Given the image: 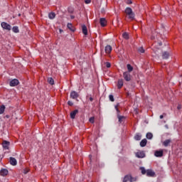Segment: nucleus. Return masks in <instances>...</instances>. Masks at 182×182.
<instances>
[{
  "label": "nucleus",
  "instance_id": "nucleus-1",
  "mask_svg": "<svg viewBox=\"0 0 182 182\" xmlns=\"http://www.w3.org/2000/svg\"><path fill=\"white\" fill-rule=\"evenodd\" d=\"M125 14L127 15L128 19H131V21H133V19H134L135 14L134 12H133L132 8L127 7L125 9Z\"/></svg>",
  "mask_w": 182,
  "mask_h": 182
},
{
  "label": "nucleus",
  "instance_id": "nucleus-2",
  "mask_svg": "<svg viewBox=\"0 0 182 182\" xmlns=\"http://www.w3.org/2000/svg\"><path fill=\"white\" fill-rule=\"evenodd\" d=\"M123 77L126 82H130V80H132V75L129 72H124L123 73Z\"/></svg>",
  "mask_w": 182,
  "mask_h": 182
},
{
  "label": "nucleus",
  "instance_id": "nucleus-3",
  "mask_svg": "<svg viewBox=\"0 0 182 182\" xmlns=\"http://www.w3.org/2000/svg\"><path fill=\"white\" fill-rule=\"evenodd\" d=\"M1 28H3V29H6V31H11V25H9L8 23L6 22H1Z\"/></svg>",
  "mask_w": 182,
  "mask_h": 182
},
{
  "label": "nucleus",
  "instance_id": "nucleus-4",
  "mask_svg": "<svg viewBox=\"0 0 182 182\" xmlns=\"http://www.w3.org/2000/svg\"><path fill=\"white\" fill-rule=\"evenodd\" d=\"M135 156L138 159H144V157H146V154L144 153V151H139L136 153Z\"/></svg>",
  "mask_w": 182,
  "mask_h": 182
},
{
  "label": "nucleus",
  "instance_id": "nucleus-5",
  "mask_svg": "<svg viewBox=\"0 0 182 182\" xmlns=\"http://www.w3.org/2000/svg\"><path fill=\"white\" fill-rule=\"evenodd\" d=\"M9 85L11 87L18 86L19 85V80L18 79H13L12 80L10 81Z\"/></svg>",
  "mask_w": 182,
  "mask_h": 182
},
{
  "label": "nucleus",
  "instance_id": "nucleus-6",
  "mask_svg": "<svg viewBox=\"0 0 182 182\" xmlns=\"http://www.w3.org/2000/svg\"><path fill=\"white\" fill-rule=\"evenodd\" d=\"M146 176L147 177H154L156 176V173L151 169H148L146 170Z\"/></svg>",
  "mask_w": 182,
  "mask_h": 182
},
{
  "label": "nucleus",
  "instance_id": "nucleus-7",
  "mask_svg": "<svg viewBox=\"0 0 182 182\" xmlns=\"http://www.w3.org/2000/svg\"><path fill=\"white\" fill-rule=\"evenodd\" d=\"M71 99H77L79 97V94L76 91H72L70 92Z\"/></svg>",
  "mask_w": 182,
  "mask_h": 182
},
{
  "label": "nucleus",
  "instance_id": "nucleus-8",
  "mask_svg": "<svg viewBox=\"0 0 182 182\" xmlns=\"http://www.w3.org/2000/svg\"><path fill=\"white\" fill-rule=\"evenodd\" d=\"M170 58V53L168 51H163L162 52V59H168Z\"/></svg>",
  "mask_w": 182,
  "mask_h": 182
},
{
  "label": "nucleus",
  "instance_id": "nucleus-9",
  "mask_svg": "<svg viewBox=\"0 0 182 182\" xmlns=\"http://www.w3.org/2000/svg\"><path fill=\"white\" fill-rule=\"evenodd\" d=\"M155 157H163V150L156 151L154 153Z\"/></svg>",
  "mask_w": 182,
  "mask_h": 182
},
{
  "label": "nucleus",
  "instance_id": "nucleus-10",
  "mask_svg": "<svg viewBox=\"0 0 182 182\" xmlns=\"http://www.w3.org/2000/svg\"><path fill=\"white\" fill-rule=\"evenodd\" d=\"M2 146L4 150H8V149H9V141H4Z\"/></svg>",
  "mask_w": 182,
  "mask_h": 182
},
{
  "label": "nucleus",
  "instance_id": "nucleus-11",
  "mask_svg": "<svg viewBox=\"0 0 182 182\" xmlns=\"http://www.w3.org/2000/svg\"><path fill=\"white\" fill-rule=\"evenodd\" d=\"M8 173L9 171H8V169L6 168H2L0 170V175L3 176V177L5 176H7Z\"/></svg>",
  "mask_w": 182,
  "mask_h": 182
},
{
  "label": "nucleus",
  "instance_id": "nucleus-12",
  "mask_svg": "<svg viewBox=\"0 0 182 182\" xmlns=\"http://www.w3.org/2000/svg\"><path fill=\"white\" fill-rule=\"evenodd\" d=\"M77 113H79V110L77 109H75L74 111L70 112V118L71 119H75V117H76V114H77Z\"/></svg>",
  "mask_w": 182,
  "mask_h": 182
},
{
  "label": "nucleus",
  "instance_id": "nucleus-13",
  "mask_svg": "<svg viewBox=\"0 0 182 182\" xmlns=\"http://www.w3.org/2000/svg\"><path fill=\"white\" fill-rule=\"evenodd\" d=\"M10 164H11V166H16V164H18V161H16V159L14 157H10Z\"/></svg>",
  "mask_w": 182,
  "mask_h": 182
},
{
  "label": "nucleus",
  "instance_id": "nucleus-14",
  "mask_svg": "<svg viewBox=\"0 0 182 182\" xmlns=\"http://www.w3.org/2000/svg\"><path fill=\"white\" fill-rule=\"evenodd\" d=\"M140 146L141 147H146V146L147 145V139H144L140 141Z\"/></svg>",
  "mask_w": 182,
  "mask_h": 182
},
{
  "label": "nucleus",
  "instance_id": "nucleus-15",
  "mask_svg": "<svg viewBox=\"0 0 182 182\" xmlns=\"http://www.w3.org/2000/svg\"><path fill=\"white\" fill-rule=\"evenodd\" d=\"M117 119L118 122L122 123V122H124V120H126V117L118 114Z\"/></svg>",
  "mask_w": 182,
  "mask_h": 182
},
{
  "label": "nucleus",
  "instance_id": "nucleus-16",
  "mask_svg": "<svg viewBox=\"0 0 182 182\" xmlns=\"http://www.w3.org/2000/svg\"><path fill=\"white\" fill-rule=\"evenodd\" d=\"M105 51L107 53H110L112 52V46L110 45L105 46Z\"/></svg>",
  "mask_w": 182,
  "mask_h": 182
},
{
  "label": "nucleus",
  "instance_id": "nucleus-17",
  "mask_svg": "<svg viewBox=\"0 0 182 182\" xmlns=\"http://www.w3.org/2000/svg\"><path fill=\"white\" fill-rule=\"evenodd\" d=\"M100 23L102 27L106 26V18H101L100 20Z\"/></svg>",
  "mask_w": 182,
  "mask_h": 182
},
{
  "label": "nucleus",
  "instance_id": "nucleus-18",
  "mask_svg": "<svg viewBox=\"0 0 182 182\" xmlns=\"http://www.w3.org/2000/svg\"><path fill=\"white\" fill-rule=\"evenodd\" d=\"M82 31L84 35H87V27H86V25L82 26Z\"/></svg>",
  "mask_w": 182,
  "mask_h": 182
},
{
  "label": "nucleus",
  "instance_id": "nucleus-19",
  "mask_svg": "<svg viewBox=\"0 0 182 182\" xmlns=\"http://www.w3.org/2000/svg\"><path fill=\"white\" fill-rule=\"evenodd\" d=\"M67 28H68V29H70V31H71V32H75V28L73 27V25H72V23H68L67 24Z\"/></svg>",
  "mask_w": 182,
  "mask_h": 182
},
{
  "label": "nucleus",
  "instance_id": "nucleus-20",
  "mask_svg": "<svg viewBox=\"0 0 182 182\" xmlns=\"http://www.w3.org/2000/svg\"><path fill=\"white\" fill-rule=\"evenodd\" d=\"M134 140H136V141L141 140V135L139 133H136L134 136Z\"/></svg>",
  "mask_w": 182,
  "mask_h": 182
},
{
  "label": "nucleus",
  "instance_id": "nucleus-21",
  "mask_svg": "<svg viewBox=\"0 0 182 182\" xmlns=\"http://www.w3.org/2000/svg\"><path fill=\"white\" fill-rule=\"evenodd\" d=\"M118 89H122L123 87V80H119L117 84Z\"/></svg>",
  "mask_w": 182,
  "mask_h": 182
},
{
  "label": "nucleus",
  "instance_id": "nucleus-22",
  "mask_svg": "<svg viewBox=\"0 0 182 182\" xmlns=\"http://www.w3.org/2000/svg\"><path fill=\"white\" fill-rule=\"evenodd\" d=\"M146 137L148 140H151V139H153V134L151 132H148L146 134Z\"/></svg>",
  "mask_w": 182,
  "mask_h": 182
},
{
  "label": "nucleus",
  "instance_id": "nucleus-23",
  "mask_svg": "<svg viewBox=\"0 0 182 182\" xmlns=\"http://www.w3.org/2000/svg\"><path fill=\"white\" fill-rule=\"evenodd\" d=\"M170 143H171V139H166L164 141L163 144L165 147H167Z\"/></svg>",
  "mask_w": 182,
  "mask_h": 182
},
{
  "label": "nucleus",
  "instance_id": "nucleus-24",
  "mask_svg": "<svg viewBox=\"0 0 182 182\" xmlns=\"http://www.w3.org/2000/svg\"><path fill=\"white\" fill-rule=\"evenodd\" d=\"M55 16H56V14L54 12H51L48 14L49 19H55Z\"/></svg>",
  "mask_w": 182,
  "mask_h": 182
},
{
  "label": "nucleus",
  "instance_id": "nucleus-25",
  "mask_svg": "<svg viewBox=\"0 0 182 182\" xmlns=\"http://www.w3.org/2000/svg\"><path fill=\"white\" fill-rule=\"evenodd\" d=\"M12 31L14 33H19V28L18 26H14Z\"/></svg>",
  "mask_w": 182,
  "mask_h": 182
},
{
  "label": "nucleus",
  "instance_id": "nucleus-26",
  "mask_svg": "<svg viewBox=\"0 0 182 182\" xmlns=\"http://www.w3.org/2000/svg\"><path fill=\"white\" fill-rule=\"evenodd\" d=\"M48 82L50 85H55V80H53V78L52 77H48Z\"/></svg>",
  "mask_w": 182,
  "mask_h": 182
},
{
  "label": "nucleus",
  "instance_id": "nucleus-27",
  "mask_svg": "<svg viewBox=\"0 0 182 182\" xmlns=\"http://www.w3.org/2000/svg\"><path fill=\"white\" fill-rule=\"evenodd\" d=\"M130 181V176L127 175L124 177L123 182Z\"/></svg>",
  "mask_w": 182,
  "mask_h": 182
},
{
  "label": "nucleus",
  "instance_id": "nucleus-28",
  "mask_svg": "<svg viewBox=\"0 0 182 182\" xmlns=\"http://www.w3.org/2000/svg\"><path fill=\"white\" fill-rule=\"evenodd\" d=\"M127 68L128 69L129 73L133 71V67L130 64H127Z\"/></svg>",
  "mask_w": 182,
  "mask_h": 182
},
{
  "label": "nucleus",
  "instance_id": "nucleus-29",
  "mask_svg": "<svg viewBox=\"0 0 182 182\" xmlns=\"http://www.w3.org/2000/svg\"><path fill=\"white\" fill-rule=\"evenodd\" d=\"M4 112H5V105H1L0 107V114H3Z\"/></svg>",
  "mask_w": 182,
  "mask_h": 182
},
{
  "label": "nucleus",
  "instance_id": "nucleus-30",
  "mask_svg": "<svg viewBox=\"0 0 182 182\" xmlns=\"http://www.w3.org/2000/svg\"><path fill=\"white\" fill-rule=\"evenodd\" d=\"M141 174H147V171H146V168H144V167H141L140 168Z\"/></svg>",
  "mask_w": 182,
  "mask_h": 182
},
{
  "label": "nucleus",
  "instance_id": "nucleus-31",
  "mask_svg": "<svg viewBox=\"0 0 182 182\" xmlns=\"http://www.w3.org/2000/svg\"><path fill=\"white\" fill-rule=\"evenodd\" d=\"M122 38H124V39H129V33H124L123 34H122Z\"/></svg>",
  "mask_w": 182,
  "mask_h": 182
},
{
  "label": "nucleus",
  "instance_id": "nucleus-32",
  "mask_svg": "<svg viewBox=\"0 0 182 182\" xmlns=\"http://www.w3.org/2000/svg\"><path fill=\"white\" fill-rule=\"evenodd\" d=\"M129 181L130 182L137 181V178L132 177V176H129Z\"/></svg>",
  "mask_w": 182,
  "mask_h": 182
},
{
  "label": "nucleus",
  "instance_id": "nucleus-33",
  "mask_svg": "<svg viewBox=\"0 0 182 182\" xmlns=\"http://www.w3.org/2000/svg\"><path fill=\"white\" fill-rule=\"evenodd\" d=\"M109 99L110 102H114V97H113V95H109Z\"/></svg>",
  "mask_w": 182,
  "mask_h": 182
},
{
  "label": "nucleus",
  "instance_id": "nucleus-34",
  "mask_svg": "<svg viewBox=\"0 0 182 182\" xmlns=\"http://www.w3.org/2000/svg\"><path fill=\"white\" fill-rule=\"evenodd\" d=\"M138 52H140V53H144V48L143 47H141L138 49Z\"/></svg>",
  "mask_w": 182,
  "mask_h": 182
},
{
  "label": "nucleus",
  "instance_id": "nucleus-35",
  "mask_svg": "<svg viewBox=\"0 0 182 182\" xmlns=\"http://www.w3.org/2000/svg\"><path fill=\"white\" fill-rule=\"evenodd\" d=\"M89 122H90V123H95V117H91L89 119Z\"/></svg>",
  "mask_w": 182,
  "mask_h": 182
},
{
  "label": "nucleus",
  "instance_id": "nucleus-36",
  "mask_svg": "<svg viewBox=\"0 0 182 182\" xmlns=\"http://www.w3.org/2000/svg\"><path fill=\"white\" fill-rule=\"evenodd\" d=\"M110 66H112V64H110V63L107 62L106 63V68H110Z\"/></svg>",
  "mask_w": 182,
  "mask_h": 182
},
{
  "label": "nucleus",
  "instance_id": "nucleus-37",
  "mask_svg": "<svg viewBox=\"0 0 182 182\" xmlns=\"http://www.w3.org/2000/svg\"><path fill=\"white\" fill-rule=\"evenodd\" d=\"M85 1V4H90V2H92V0H84Z\"/></svg>",
  "mask_w": 182,
  "mask_h": 182
},
{
  "label": "nucleus",
  "instance_id": "nucleus-38",
  "mask_svg": "<svg viewBox=\"0 0 182 182\" xmlns=\"http://www.w3.org/2000/svg\"><path fill=\"white\" fill-rule=\"evenodd\" d=\"M127 4L128 5H130V4H133V2L132 1V0H127Z\"/></svg>",
  "mask_w": 182,
  "mask_h": 182
},
{
  "label": "nucleus",
  "instance_id": "nucleus-39",
  "mask_svg": "<svg viewBox=\"0 0 182 182\" xmlns=\"http://www.w3.org/2000/svg\"><path fill=\"white\" fill-rule=\"evenodd\" d=\"M68 105L69 106H73V102H71V101H68Z\"/></svg>",
  "mask_w": 182,
  "mask_h": 182
},
{
  "label": "nucleus",
  "instance_id": "nucleus-40",
  "mask_svg": "<svg viewBox=\"0 0 182 182\" xmlns=\"http://www.w3.org/2000/svg\"><path fill=\"white\" fill-rule=\"evenodd\" d=\"M69 14H73V10L72 9H68Z\"/></svg>",
  "mask_w": 182,
  "mask_h": 182
},
{
  "label": "nucleus",
  "instance_id": "nucleus-41",
  "mask_svg": "<svg viewBox=\"0 0 182 182\" xmlns=\"http://www.w3.org/2000/svg\"><path fill=\"white\" fill-rule=\"evenodd\" d=\"M117 116L119 117V114H120V110L117 109Z\"/></svg>",
  "mask_w": 182,
  "mask_h": 182
},
{
  "label": "nucleus",
  "instance_id": "nucleus-42",
  "mask_svg": "<svg viewBox=\"0 0 182 182\" xmlns=\"http://www.w3.org/2000/svg\"><path fill=\"white\" fill-rule=\"evenodd\" d=\"M177 109L178 110H180L181 109V105H178Z\"/></svg>",
  "mask_w": 182,
  "mask_h": 182
},
{
  "label": "nucleus",
  "instance_id": "nucleus-43",
  "mask_svg": "<svg viewBox=\"0 0 182 182\" xmlns=\"http://www.w3.org/2000/svg\"><path fill=\"white\" fill-rule=\"evenodd\" d=\"M118 106H119V105H115V106H114L115 110H119Z\"/></svg>",
  "mask_w": 182,
  "mask_h": 182
},
{
  "label": "nucleus",
  "instance_id": "nucleus-44",
  "mask_svg": "<svg viewBox=\"0 0 182 182\" xmlns=\"http://www.w3.org/2000/svg\"><path fill=\"white\" fill-rule=\"evenodd\" d=\"M90 102H93V97H90Z\"/></svg>",
  "mask_w": 182,
  "mask_h": 182
},
{
  "label": "nucleus",
  "instance_id": "nucleus-45",
  "mask_svg": "<svg viewBox=\"0 0 182 182\" xmlns=\"http://www.w3.org/2000/svg\"><path fill=\"white\" fill-rule=\"evenodd\" d=\"M70 18H71V19H75V16H72V15H71V16H70Z\"/></svg>",
  "mask_w": 182,
  "mask_h": 182
},
{
  "label": "nucleus",
  "instance_id": "nucleus-46",
  "mask_svg": "<svg viewBox=\"0 0 182 182\" xmlns=\"http://www.w3.org/2000/svg\"><path fill=\"white\" fill-rule=\"evenodd\" d=\"M59 32L60 33H62V32H63V30H62L61 28L59 29Z\"/></svg>",
  "mask_w": 182,
  "mask_h": 182
},
{
  "label": "nucleus",
  "instance_id": "nucleus-47",
  "mask_svg": "<svg viewBox=\"0 0 182 182\" xmlns=\"http://www.w3.org/2000/svg\"><path fill=\"white\" fill-rule=\"evenodd\" d=\"M160 119H163L164 117V115H160Z\"/></svg>",
  "mask_w": 182,
  "mask_h": 182
},
{
  "label": "nucleus",
  "instance_id": "nucleus-48",
  "mask_svg": "<svg viewBox=\"0 0 182 182\" xmlns=\"http://www.w3.org/2000/svg\"><path fill=\"white\" fill-rule=\"evenodd\" d=\"M154 38H155V37L152 36L151 37V39L153 41V39H154Z\"/></svg>",
  "mask_w": 182,
  "mask_h": 182
},
{
  "label": "nucleus",
  "instance_id": "nucleus-49",
  "mask_svg": "<svg viewBox=\"0 0 182 182\" xmlns=\"http://www.w3.org/2000/svg\"><path fill=\"white\" fill-rule=\"evenodd\" d=\"M163 44L161 43H159V46H161Z\"/></svg>",
  "mask_w": 182,
  "mask_h": 182
}]
</instances>
